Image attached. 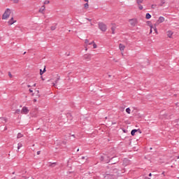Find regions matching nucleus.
I'll return each mask as SVG.
<instances>
[{
  "label": "nucleus",
  "mask_w": 179,
  "mask_h": 179,
  "mask_svg": "<svg viewBox=\"0 0 179 179\" xmlns=\"http://www.w3.org/2000/svg\"><path fill=\"white\" fill-rule=\"evenodd\" d=\"M36 85H37V84H36V83L33 85L34 87H36Z\"/></svg>",
  "instance_id": "58836bf2"
},
{
  "label": "nucleus",
  "mask_w": 179,
  "mask_h": 179,
  "mask_svg": "<svg viewBox=\"0 0 179 179\" xmlns=\"http://www.w3.org/2000/svg\"><path fill=\"white\" fill-rule=\"evenodd\" d=\"M138 9H140V10H142V9H143V6L141 5V3L138 4Z\"/></svg>",
  "instance_id": "412c9836"
},
{
  "label": "nucleus",
  "mask_w": 179,
  "mask_h": 179,
  "mask_svg": "<svg viewBox=\"0 0 179 179\" xmlns=\"http://www.w3.org/2000/svg\"><path fill=\"white\" fill-rule=\"evenodd\" d=\"M88 44H89V45H92V44H94V41H92V42H91V43H89Z\"/></svg>",
  "instance_id": "473e14b6"
},
{
  "label": "nucleus",
  "mask_w": 179,
  "mask_h": 179,
  "mask_svg": "<svg viewBox=\"0 0 179 179\" xmlns=\"http://www.w3.org/2000/svg\"><path fill=\"white\" fill-rule=\"evenodd\" d=\"M153 29V27H151V28H150V33H152V29Z\"/></svg>",
  "instance_id": "f704fd0d"
},
{
  "label": "nucleus",
  "mask_w": 179,
  "mask_h": 179,
  "mask_svg": "<svg viewBox=\"0 0 179 179\" xmlns=\"http://www.w3.org/2000/svg\"><path fill=\"white\" fill-rule=\"evenodd\" d=\"M40 153H41V151L37 152V155H40Z\"/></svg>",
  "instance_id": "79ce46f5"
},
{
  "label": "nucleus",
  "mask_w": 179,
  "mask_h": 179,
  "mask_svg": "<svg viewBox=\"0 0 179 179\" xmlns=\"http://www.w3.org/2000/svg\"><path fill=\"white\" fill-rule=\"evenodd\" d=\"M29 92H30V93H33V91L31 89H29Z\"/></svg>",
  "instance_id": "4c0bfd02"
},
{
  "label": "nucleus",
  "mask_w": 179,
  "mask_h": 179,
  "mask_svg": "<svg viewBox=\"0 0 179 179\" xmlns=\"http://www.w3.org/2000/svg\"><path fill=\"white\" fill-rule=\"evenodd\" d=\"M137 132H139L140 134H142V131H141V129H137Z\"/></svg>",
  "instance_id": "72a5a7b5"
},
{
  "label": "nucleus",
  "mask_w": 179,
  "mask_h": 179,
  "mask_svg": "<svg viewBox=\"0 0 179 179\" xmlns=\"http://www.w3.org/2000/svg\"><path fill=\"white\" fill-rule=\"evenodd\" d=\"M2 118H3V120H4L5 122H6V117H2Z\"/></svg>",
  "instance_id": "ea45409f"
},
{
  "label": "nucleus",
  "mask_w": 179,
  "mask_h": 179,
  "mask_svg": "<svg viewBox=\"0 0 179 179\" xmlns=\"http://www.w3.org/2000/svg\"><path fill=\"white\" fill-rule=\"evenodd\" d=\"M52 86H53L54 87H57V83H52Z\"/></svg>",
  "instance_id": "c756f323"
},
{
  "label": "nucleus",
  "mask_w": 179,
  "mask_h": 179,
  "mask_svg": "<svg viewBox=\"0 0 179 179\" xmlns=\"http://www.w3.org/2000/svg\"><path fill=\"white\" fill-rule=\"evenodd\" d=\"M119 48L120 51H124V50H125V45H122V43H120L119 45Z\"/></svg>",
  "instance_id": "6e6552de"
},
{
  "label": "nucleus",
  "mask_w": 179,
  "mask_h": 179,
  "mask_svg": "<svg viewBox=\"0 0 179 179\" xmlns=\"http://www.w3.org/2000/svg\"><path fill=\"white\" fill-rule=\"evenodd\" d=\"M136 132H138V130H137V129H133V130H131V136H135V134H136Z\"/></svg>",
  "instance_id": "9d476101"
},
{
  "label": "nucleus",
  "mask_w": 179,
  "mask_h": 179,
  "mask_svg": "<svg viewBox=\"0 0 179 179\" xmlns=\"http://www.w3.org/2000/svg\"><path fill=\"white\" fill-rule=\"evenodd\" d=\"M12 179H16V177L13 178Z\"/></svg>",
  "instance_id": "8fccbe9b"
},
{
  "label": "nucleus",
  "mask_w": 179,
  "mask_h": 179,
  "mask_svg": "<svg viewBox=\"0 0 179 179\" xmlns=\"http://www.w3.org/2000/svg\"><path fill=\"white\" fill-rule=\"evenodd\" d=\"M37 92L38 93V90L37 91Z\"/></svg>",
  "instance_id": "052dcab7"
},
{
  "label": "nucleus",
  "mask_w": 179,
  "mask_h": 179,
  "mask_svg": "<svg viewBox=\"0 0 179 179\" xmlns=\"http://www.w3.org/2000/svg\"><path fill=\"white\" fill-rule=\"evenodd\" d=\"M17 139H20V138H23V134L22 133H18L17 135Z\"/></svg>",
  "instance_id": "4468645a"
},
{
  "label": "nucleus",
  "mask_w": 179,
  "mask_h": 179,
  "mask_svg": "<svg viewBox=\"0 0 179 179\" xmlns=\"http://www.w3.org/2000/svg\"><path fill=\"white\" fill-rule=\"evenodd\" d=\"M68 115H71V114H68Z\"/></svg>",
  "instance_id": "4d7b16f0"
},
{
  "label": "nucleus",
  "mask_w": 179,
  "mask_h": 179,
  "mask_svg": "<svg viewBox=\"0 0 179 179\" xmlns=\"http://www.w3.org/2000/svg\"><path fill=\"white\" fill-rule=\"evenodd\" d=\"M162 174L164 175V172H162Z\"/></svg>",
  "instance_id": "6e6d98bb"
},
{
  "label": "nucleus",
  "mask_w": 179,
  "mask_h": 179,
  "mask_svg": "<svg viewBox=\"0 0 179 179\" xmlns=\"http://www.w3.org/2000/svg\"><path fill=\"white\" fill-rule=\"evenodd\" d=\"M98 26L101 31H107V25L103 22H99Z\"/></svg>",
  "instance_id": "f03ea898"
},
{
  "label": "nucleus",
  "mask_w": 179,
  "mask_h": 179,
  "mask_svg": "<svg viewBox=\"0 0 179 179\" xmlns=\"http://www.w3.org/2000/svg\"><path fill=\"white\" fill-rule=\"evenodd\" d=\"M164 22V17H159L158 19V23H163Z\"/></svg>",
  "instance_id": "1a4fd4ad"
},
{
  "label": "nucleus",
  "mask_w": 179,
  "mask_h": 179,
  "mask_svg": "<svg viewBox=\"0 0 179 179\" xmlns=\"http://www.w3.org/2000/svg\"><path fill=\"white\" fill-rule=\"evenodd\" d=\"M45 10V6H43L41 8L39 9L40 13H43Z\"/></svg>",
  "instance_id": "9b49d317"
},
{
  "label": "nucleus",
  "mask_w": 179,
  "mask_h": 179,
  "mask_svg": "<svg viewBox=\"0 0 179 179\" xmlns=\"http://www.w3.org/2000/svg\"><path fill=\"white\" fill-rule=\"evenodd\" d=\"M177 159H179V155L177 157Z\"/></svg>",
  "instance_id": "603ef678"
},
{
  "label": "nucleus",
  "mask_w": 179,
  "mask_h": 179,
  "mask_svg": "<svg viewBox=\"0 0 179 179\" xmlns=\"http://www.w3.org/2000/svg\"><path fill=\"white\" fill-rule=\"evenodd\" d=\"M85 44H89V41L87 39H85Z\"/></svg>",
  "instance_id": "2f4dec72"
},
{
  "label": "nucleus",
  "mask_w": 179,
  "mask_h": 179,
  "mask_svg": "<svg viewBox=\"0 0 179 179\" xmlns=\"http://www.w3.org/2000/svg\"><path fill=\"white\" fill-rule=\"evenodd\" d=\"M66 141H63L64 145H66Z\"/></svg>",
  "instance_id": "a19ab883"
},
{
  "label": "nucleus",
  "mask_w": 179,
  "mask_h": 179,
  "mask_svg": "<svg viewBox=\"0 0 179 179\" xmlns=\"http://www.w3.org/2000/svg\"><path fill=\"white\" fill-rule=\"evenodd\" d=\"M81 159L83 160L85 159V157H82Z\"/></svg>",
  "instance_id": "49530a36"
},
{
  "label": "nucleus",
  "mask_w": 179,
  "mask_h": 179,
  "mask_svg": "<svg viewBox=\"0 0 179 179\" xmlns=\"http://www.w3.org/2000/svg\"><path fill=\"white\" fill-rule=\"evenodd\" d=\"M60 78L59 76L55 80V83H58V81L59 80Z\"/></svg>",
  "instance_id": "a878e982"
},
{
  "label": "nucleus",
  "mask_w": 179,
  "mask_h": 179,
  "mask_svg": "<svg viewBox=\"0 0 179 179\" xmlns=\"http://www.w3.org/2000/svg\"><path fill=\"white\" fill-rule=\"evenodd\" d=\"M44 72H45V68H44L43 71L40 69V75H43L44 73Z\"/></svg>",
  "instance_id": "a211bd4d"
},
{
  "label": "nucleus",
  "mask_w": 179,
  "mask_h": 179,
  "mask_svg": "<svg viewBox=\"0 0 179 179\" xmlns=\"http://www.w3.org/2000/svg\"><path fill=\"white\" fill-rule=\"evenodd\" d=\"M41 78H42L43 80H44V78H43V76H41Z\"/></svg>",
  "instance_id": "09e8293b"
},
{
  "label": "nucleus",
  "mask_w": 179,
  "mask_h": 179,
  "mask_svg": "<svg viewBox=\"0 0 179 179\" xmlns=\"http://www.w3.org/2000/svg\"><path fill=\"white\" fill-rule=\"evenodd\" d=\"M15 113H16L17 114H20V113H22V110H20V109H17V110H15Z\"/></svg>",
  "instance_id": "5701e85b"
},
{
  "label": "nucleus",
  "mask_w": 179,
  "mask_h": 179,
  "mask_svg": "<svg viewBox=\"0 0 179 179\" xmlns=\"http://www.w3.org/2000/svg\"><path fill=\"white\" fill-rule=\"evenodd\" d=\"M86 20H88L89 22H92V20H91V19L86 18Z\"/></svg>",
  "instance_id": "e433bc0d"
},
{
  "label": "nucleus",
  "mask_w": 179,
  "mask_h": 179,
  "mask_svg": "<svg viewBox=\"0 0 179 179\" xmlns=\"http://www.w3.org/2000/svg\"><path fill=\"white\" fill-rule=\"evenodd\" d=\"M29 108L24 106L21 110V114H29Z\"/></svg>",
  "instance_id": "20e7f679"
},
{
  "label": "nucleus",
  "mask_w": 179,
  "mask_h": 179,
  "mask_svg": "<svg viewBox=\"0 0 179 179\" xmlns=\"http://www.w3.org/2000/svg\"><path fill=\"white\" fill-rule=\"evenodd\" d=\"M50 167H55V166H57V162H53L50 165H49Z\"/></svg>",
  "instance_id": "dca6fc26"
},
{
  "label": "nucleus",
  "mask_w": 179,
  "mask_h": 179,
  "mask_svg": "<svg viewBox=\"0 0 179 179\" xmlns=\"http://www.w3.org/2000/svg\"><path fill=\"white\" fill-rule=\"evenodd\" d=\"M165 3H166V2L164 1V0H161V3H159L158 6H162V5H164Z\"/></svg>",
  "instance_id": "2eb2a0df"
},
{
  "label": "nucleus",
  "mask_w": 179,
  "mask_h": 179,
  "mask_svg": "<svg viewBox=\"0 0 179 179\" xmlns=\"http://www.w3.org/2000/svg\"><path fill=\"white\" fill-rule=\"evenodd\" d=\"M8 76L10 78H13V76H12V73L10 72H8Z\"/></svg>",
  "instance_id": "cd10ccee"
},
{
  "label": "nucleus",
  "mask_w": 179,
  "mask_h": 179,
  "mask_svg": "<svg viewBox=\"0 0 179 179\" xmlns=\"http://www.w3.org/2000/svg\"><path fill=\"white\" fill-rule=\"evenodd\" d=\"M149 177H152V173H149Z\"/></svg>",
  "instance_id": "c03bdc74"
},
{
  "label": "nucleus",
  "mask_w": 179,
  "mask_h": 179,
  "mask_svg": "<svg viewBox=\"0 0 179 179\" xmlns=\"http://www.w3.org/2000/svg\"><path fill=\"white\" fill-rule=\"evenodd\" d=\"M55 29H57V27L56 26H52L51 27H50V29L51 30H55Z\"/></svg>",
  "instance_id": "393cba45"
},
{
  "label": "nucleus",
  "mask_w": 179,
  "mask_h": 179,
  "mask_svg": "<svg viewBox=\"0 0 179 179\" xmlns=\"http://www.w3.org/2000/svg\"><path fill=\"white\" fill-rule=\"evenodd\" d=\"M72 136H74V137H75V135H74V134H73V135H72Z\"/></svg>",
  "instance_id": "864d4df0"
},
{
  "label": "nucleus",
  "mask_w": 179,
  "mask_h": 179,
  "mask_svg": "<svg viewBox=\"0 0 179 179\" xmlns=\"http://www.w3.org/2000/svg\"><path fill=\"white\" fill-rule=\"evenodd\" d=\"M10 16V9L6 8L4 13L2 15L3 20H6Z\"/></svg>",
  "instance_id": "f257e3e1"
},
{
  "label": "nucleus",
  "mask_w": 179,
  "mask_h": 179,
  "mask_svg": "<svg viewBox=\"0 0 179 179\" xmlns=\"http://www.w3.org/2000/svg\"><path fill=\"white\" fill-rule=\"evenodd\" d=\"M167 36H168V37H169V38H171V36H173V31H169L167 32Z\"/></svg>",
  "instance_id": "f8f14e48"
},
{
  "label": "nucleus",
  "mask_w": 179,
  "mask_h": 179,
  "mask_svg": "<svg viewBox=\"0 0 179 179\" xmlns=\"http://www.w3.org/2000/svg\"><path fill=\"white\" fill-rule=\"evenodd\" d=\"M33 179H34V178H33Z\"/></svg>",
  "instance_id": "680f3d73"
},
{
  "label": "nucleus",
  "mask_w": 179,
  "mask_h": 179,
  "mask_svg": "<svg viewBox=\"0 0 179 179\" xmlns=\"http://www.w3.org/2000/svg\"><path fill=\"white\" fill-rule=\"evenodd\" d=\"M113 124H115V123H112Z\"/></svg>",
  "instance_id": "13d9d810"
},
{
  "label": "nucleus",
  "mask_w": 179,
  "mask_h": 179,
  "mask_svg": "<svg viewBox=\"0 0 179 179\" xmlns=\"http://www.w3.org/2000/svg\"><path fill=\"white\" fill-rule=\"evenodd\" d=\"M24 54H26V52H24L23 53V55H24Z\"/></svg>",
  "instance_id": "3c124183"
},
{
  "label": "nucleus",
  "mask_w": 179,
  "mask_h": 179,
  "mask_svg": "<svg viewBox=\"0 0 179 179\" xmlns=\"http://www.w3.org/2000/svg\"><path fill=\"white\" fill-rule=\"evenodd\" d=\"M48 3H50V1L46 0L44 1V5H48Z\"/></svg>",
  "instance_id": "b1692460"
},
{
  "label": "nucleus",
  "mask_w": 179,
  "mask_h": 179,
  "mask_svg": "<svg viewBox=\"0 0 179 179\" xmlns=\"http://www.w3.org/2000/svg\"><path fill=\"white\" fill-rule=\"evenodd\" d=\"M13 23H16V20H13V17H12L10 18V20L8 21V24H9L10 26H12V24H13Z\"/></svg>",
  "instance_id": "423d86ee"
},
{
  "label": "nucleus",
  "mask_w": 179,
  "mask_h": 179,
  "mask_svg": "<svg viewBox=\"0 0 179 179\" xmlns=\"http://www.w3.org/2000/svg\"><path fill=\"white\" fill-rule=\"evenodd\" d=\"M126 113H127V114H131V108H126Z\"/></svg>",
  "instance_id": "f3484780"
},
{
  "label": "nucleus",
  "mask_w": 179,
  "mask_h": 179,
  "mask_svg": "<svg viewBox=\"0 0 179 179\" xmlns=\"http://www.w3.org/2000/svg\"><path fill=\"white\" fill-rule=\"evenodd\" d=\"M101 160L103 162V160H104V157H101Z\"/></svg>",
  "instance_id": "c9c22d12"
},
{
  "label": "nucleus",
  "mask_w": 179,
  "mask_h": 179,
  "mask_svg": "<svg viewBox=\"0 0 179 179\" xmlns=\"http://www.w3.org/2000/svg\"><path fill=\"white\" fill-rule=\"evenodd\" d=\"M13 1L14 3H17L19 2V0H12Z\"/></svg>",
  "instance_id": "c85d7f7f"
},
{
  "label": "nucleus",
  "mask_w": 179,
  "mask_h": 179,
  "mask_svg": "<svg viewBox=\"0 0 179 179\" xmlns=\"http://www.w3.org/2000/svg\"><path fill=\"white\" fill-rule=\"evenodd\" d=\"M84 8H85L86 9H89V3H85Z\"/></svg>",
  "instance_id": "6ab92c4d"
},
{
  "label": "nucleus",
  "mask_w": 179,
  "mask_h": 179,
  "mask_svg": "<svg viewBox=\"0 0 179 179\" xmlns=\"http://www.w3.org/2000/svg\"><path fill=\"white\" fill-rule=\"evenodd\" d=\"M153 29H154L155 33H157V29L156 28V27H155Z\"/></svg>",
  "instance_id": "7c9ffc66"
},
{
  "label": "nucleus",
  "mask_w": 179,
  "mask_h": 179,
  "mask_svg": "<svg viewBox=\"0 0 179 179\" xmlns=\"http://www.w3.org/2000/svg\"><path fill=\"white\" fill-rule=\"evenodd\" d=\"M93 48H97V45L96 44V43H93Z\"/></svg>",
  "instance_id": "bb28decb"
},
{
  "label": "nucleus",
  "mask_w": 179,
  "mask_h": 179,
  "mask_svg": "<svg viewBox=\"0 0 179 179\" xmlns=\"http://www.w3.org/2000/svg\"><path fill=\"white\" fill-rule=\"evenodd\" d=\"M142 2H143V0H136V3L138 5H139V3H142Z\"/></svg>",
  "instance_id": "4be33fe9"
},
{
  "label": "nucleus",
  "mask_w": 179,
  "mask_h": 179,
  "mask_svg": "<svg viewBox=\"0 0 179 179\" xmlns=\"http://www.w3.org/2000/svg\"><path fill=\"white\" fill-rule=\"evenodd\" d=\"M115 29H117V27H115V24H113L111 27L112 34H115Z\"/></svg>",
  "instance_id": "0eeeda50"
},
{
  "label": "nucleus",
  "mask_w": 179,
  "mask_h": 179,
  "mask_svg": "<svg viewBox=\"0 0 179 179\" xmlns=\"http://www.w3.org/2000/svg\"><path fill=\"white\" fill-rule=\"evenodd\" d=\"M129 22L131 26H132V27H135V26H136V24H138V20H136V18L129 20Z\"/></svg>",
  "instance_id": "7ed1b4c3"
},
{
  "label": "nucleus",
  "mask_w": 179,
  "mask_h": 179,
  "mask_svg": "<svg viewBox=\"0 0 179 179\" xmlns=\"http://www.w3.org/2000/svg\"><path fill=\"white\" fill-rule=\"evenodd\" d=\"M27 87H31V86L30 85H28Z\"/></svg>",
  "instance_id": "37998d69"
},
{
  "label": "nucleus",
  "mask_w": 179,
  "mask_h": 179,
  "mask_svg": "<svg viewBox=\"0 0 179 179\" xmlns=\"http://www.w3.org/2000/svg\"><path fill=\"white\" fill-rule=\"evenodd\" d=\"M13 174H15V172H13Z\"/></svg>",
  "instance_id": "bf43d9fd"
},
{
  "label": "nucleus",
  "mask_w": 179,
  "mask_h": 179,
  "mask_svg": "<svg viewBox=\"0 0 179 179\" xmlns=\"http://www.w3.org/2000/svg\"><path fill=\"white\" fill-rule=\"evenodd\" d=\"M85 2H89V0H84Z\"/></svg>",
  "instance_id": "a18cd8bd"
},
{
  "label": "nucleus",
  "mask_w": 179,
  "mask_h": 179,
  "mask_svg": "<svg viewBox=\"0 0 179 179\" xmlns=\"http://www.w3.org/2000/svg\"><path fill=\"white\" fill-rule=\"evenodd\" d=\"M34 101H35V102H36V101H37V100H36V99H34Z\"/></svg>",
  "instance_id": "de8ad7c7"
},
{
  "label": "nucleus",
  "mask_w": 179,
  "mask_h": 179,
  "mask_svg": "<svg viewBox=\"0 0 179 179\" xmlns=\"http://www.w3.org/2000/svg\"><path fill=\"white\" fill-rule=\"evenodd\" d=\"M150 17H152V15H150V13H146L145 19L149 20V19H150Z\"/></svg>",
  "instance_id": "ddd939ff"
},
{
  "label": "nucleus",
  "mask_w": 179,
  "mask_h": 179,
  "mask_svg": "<svg viewBox=\"0 0 179 179\" xmlns=\"http://www.w3.org/2000/svg\"><path fill=\"white\" fill-rule=\"evenodd\" d=\"M77 152H79V149L77 150Z\"/></svg>",
  "instance_id": "5fc2aeb1"
},
{
  "label": "nucleus",
  "mask_w": 179,
  "mask_h": 179,
  "mask_svg": "<svg viewBox=\"0 0 179 179\" xmlns=\"http://www.w3.org/2000/svg\"><path fill=\"white\" fill-rule=\"evenodd\" d=\"M84 59L86 61H90L92 59V55L86 54L83 56Z\"/></svg>",
  "instance_id": "39448f33"
},
{
  "label": "nucleus",
  "mask_w": 179,
  "mask_h": 179,
  "mask_svg": "<svg viewBox=\"0 0 179 179\" xmlns=\"http://www.w3.org/2000/svg\"><path fill=\"white\" fill-rule=\"evenodd\" d=\"M22 146H23V145L22 144V143H19L17 144V149H18V150L20 149V148H22Z\"/></svg>",
  "instance_id": "aec40b11"
}]
</instances>
